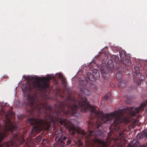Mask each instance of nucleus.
I'll use <instances>...</instances> for the list:
<instances>
[{
    "mask_svg": "<svg viewBox=\"0 0 147 147\" xmlns=\"http://www.w3.org/2000/svg\"><path fill=\"white\" fill-rule=\"evenodd\" d=\"M65 101L60 102L59 110L57 115L54 116L52 114L51 106L48 105L45 103L41 104L37 98L33 97L28 100L25 104L26 111L28 115L31 116L28 119V121L31 125H34L32 129L35 132H39L45 127L49 129L51 125H54L59 121L61 125H67L68 121L63 116L60 115L61 113L68 117L70 115L80 116L78 113V107L83 109V112H86L91 107L87 100L84 97H81L80 100L78 101L72 98L69 96H67Z\"/></svg>",
    "mask_w": 147,
    "mask_h": 147,
    "instance_id": "obj_1",
    "label": "nucleus"
},
{
    "mask_svg": "<svg viewBox=\"0 0 147 147\" xmlns=\"http://www.w3.org/2000/svg\"><path fill=\"white\" fill-rule=\"evenodd\" d=\"M19 133L16 126L12 124L0 125V147H17L22 144L24 147H33L30 146L29 143L23 138H19Z\"/></svg>",
    "mask_w": 147,
    "mask_h": 147,
    "instance_id": "obj_2",
    "label": "nucleus"
},
{
    "mask_svg": "<svg viewBox=\"0 0 147 147\" xmlns=\"http://www.w3.org/2000/svg\"><path fill=\"white\" fill-rule=\"evenodd\" d=\"M122 113H119L118 112L111 113L109 114H103L101 117L102 120L104 123L108 121H111V118L115 119L113 123L110 125L111 128L116 131H118L120 128V125L123 122L128 123L129 121L125 117L122 118L121 116Z\"/></svg>",
    "mask_w": 147,
    "mask_h": 147,
    "instance_id": "obj_3",
    "label": "nucleus"
},
{
    "mask_svg": "<svg viewBox=\"0 0 147 147\" xmlns=\"http://www.w3.org/2000/svg\"><path fill=\"white\" fill-rule=\"evenodd\" d=\"M34 79L32 82L28 83L27 86L30 91L34 92L37 90H45L49 88V84L45 78L36 77Z\"/></svg>",
    "mask_w": 147,
    "mask_h": 147,
    "instance_id": "obj_4",
    "label": "nucleus"
},
{
    "mask_svg": "<svg viewBox=\"0 0 147 147\" xmlns=\"http://www.w3.org/2000/svg\"><path fill=\"white\" fill-rule=\"evenodd\" d=\"M147 105V100L143 103L141 104L140 106L138 107H127L124 111L125 113L127 115L129 114L132 117L135 116L137 113H139L140 111H142L144 109L146 105Z\"/></svg>",
    "mask_w": 147,
    "mask_h": 147,
    "instance_id": "obj_5",
    "label": "nucleus"
},
{
    "mask_svg": "<svg viewBox=\"0 0 147 147\" xmlns=\"http://www.w3.org/2000/svg\"><path fill=\"white\" fill-rule=\"evenodd\" d=\"M134 71L133 72V75L136 78L138 79V85H140L143 82V80L145 79V77L143 75L140 73L139 67L137 66L134 68Z\"/></svg>",
    "mask_w": 147,
    "mask_h": 147,
    "instance_id": "obj_6",
    "label": "nucleus"
},
{
    "mask_svg": "<svg viewBox=\"0 0 147 147\" xmlns=\"http://www.w3.org/2000/svg\"><path fill=\"white\" fill-rule=\"evenodd\" d=\"M78 82L80 85L83 86L82 88L80 87V91L83 92L84 94L89 95L90 94V91L85 88V87H86L87 85V83L86 80H83L82 78H79L78 79Z\"/></svg>",
    "mask_w": 147,
    "mask_h": 147,
    "instance_id": "obj_7",
    "label": "nucleus"
},
{
    "mask_svg": "<svg viewBox=\"0 0 147 147\" xmlns=\"http://www.w3.org/2000/svg\"><path fill=\"white\" fill-rule=\"evenodd\" d=\"M86 76L87 78L91 82L98 79L100 77L99 72L95 70L93 71L92 74L89 72H87Z\"/></svg>",
    "mask_w": 147,
    "mask_h": 147,
    "instance_id": "obj_8",
    "label": "nucleus"
},
{
    "mask_svg": "<svg viewBox=\"0 0 147 147\" xmlns=\"http://www.w3.org/2000/svg\"><path fill=\"white\" fill-rule=\"evenodd\" d=\"M59 141V144L62 147L70 144L71 141L70 139L65 137H64L62 140Z\"/></svg>",
    "mask_w": 147,
    "mask_h": 147,
    "instance_id": "obj_9",
    "label": "nucleus"
},
{
    "mask_svg": "<svg viewBox=\"0 0 147 147\" xmlns=\"http://www.w3.org/2000/svg\"><path fill=\"white\" fill-rule=\"evenodd\" d=\"M101 115V113L97 110H96L94 109H93L91 111L90 114V118L91 119L94 120V118H96V120L98 119L100 117Z\"/></svg>",
    "mask_w": 147,
    "mask_h": 147,
    "instance_id": "obj_10",
    "label": "nucleus"
},
{
    "mask_svg": "<svg viewBox=\"0 0 147 147\" xmlns=\"http://www.w3.org/2000/svg\"><path fill=\"white\" fill-rule=\"evenodd\" d=\"M101 72L105 74H107L109 72V69L105 64H101L100 66Z\"/></svg>",
    "mask_w": 147,
    "mask_h": 147,
    "instance_id": "obj_11",
    "label": "nucleus"
},
{
    "mask_svg": "<svg viewBox=\"0 0 147 147\" xmlns=\"http://www.w3.org/2000/svg\"><path fill=\"white\" fill-rule=\"evenodd\" d=\"M68 128L69 133L72 136H74L76 132V128L74 126L71 127L68 126Z\"/></svg>",
    "mask_w": 147,
    "mask_h": 147,
    "instance_id": "obj_12",
    "label": "nucleus"
},
{
    "mask_svg": "<svg viewBox=\"0 0 147 147\" xmlns=\"http://www.w3.org/2000/svg\"><path fill=\"white\" fill-rule=\"evenodd\" d=\"M145 137H147V133H139L137 134L136 138L137 139H140Z\"/></svg>",
    "mask_w": 147,
    "mask_h": 147,
    "instance_id": "obj_13",
    "label": "nucleus"
},
{
    "mask_svg": "<svg viewBox=\"0 0 147 147\" xmlns=\"http://www.w3.org/2000/svg\"><path fill=\"white\" fill-rule=\"evenodd\" d=\"M79 134H80V136L84 139L86 140L88 139L89 136L86 134L85 131H82L80 132Z\"/></svg>",
    "mask_w": 147,
    "mask_h": 147,
    "instance_id": "obj_14",
    "label": "nucleus"
},
{
    "mask_svg": "<svg viewBox=\"0 0 147 147\" xmlns=\"http://www.w3.org/2000/svg\"><path fill=\"white\" fill-rule=\"evenodd\" d=\"M107 64L109 68L113 69L115 68V65L112 59H109L107 61Z\"/></svg>",
    "mask_w": 147,
    "mask_h": 147,
    "instance_id": "obj_15",
    "label": "nucleus"
},
{
    "mask_svg": "<svg viewBox=\"0 0 147 147\" xmlns=\"http://www.w3.org/2000/svg\"><path fill=\"white\" fill-rule=\"evenodd\" d=\"M123 64L129 66L131 65V62L130 61L129 59L126 58L123 59Z\"/></svg>",
    "mask_w": 147,
    "mask_h": 147,
    "instance_id": "obj_16",
    "label": "nucleus"
},
{
    "mask_svg": "<svg viewBox=\"0 0 147 147\" xmlns=\"http://www.w3.org/2000/svg\"><path fill=\"white\" fill-rule=\"evenodd\" d=\"M126 85V82L124 81H121L118 84V86L121 88H124Z\"/></svg>",
    "mask_w": 147,
    "mask_h": 147,
    "instance_id": "obj_17",
    "label": "nucleus"
},
{
    "mask_svg": "<svg viewBox=\"0 0 147 147\" xmlns=\"http://www.w3.org/2000/svg\"><path fill=\"white\" fill-rule=\"evenodd\" d=\"M125 51L122 50L119 51V54L120 58L124 59L126 57Z\"/></svg>",
    "mask_w": 147,
    "mask_h": 147,
    "instance_id": "obj_18",
    "label": "nucleus"
},
{
    "mask_svg": "<svg viewBox=\"0 0 147 147\" xmlns=\"http://www.w3.org/2000/svg\"><path fill=\"white\" fill-rule=\"evenodd\" d=\"M59 78L60 79H61V81L63 84L65 83L66 79L64 77L63 75L61 74L59 75Z\"/></svg>",
    "mask_w": 147,
    "mask_h": 147,
    "instance_id": "obj_19",
    "label": "nucleus"
},
{
    "mask_svg": "<svg viewBox=\"0 0 147 147\" xmlns=\"http://www.w3.org/2000/svg\"><path fill=\"white\" fill-rule=\"evenodd\" d=\"M122 78V73H117L116 74V78L118 80H120Z\"/></svg>",
    "mask_w": 147,
    "mask_h": 147,
    "instance_id": "obj_20",
    "label": "nucleus"
},
{
    "mask_svg": "<svg viewBox=\"0 0 147 147\" xmlns=\"http://www.w3.org/2000/svg\"><path fill=\"white\" fill-rule=\"evenodd\" d=\"M124 70V68L123 67L121 66L119 67L117 69V73H122Z\"/></svg>",
    "mask_w": 147,
    "mask_h": 147,
    "instance_id": "obj_21",
    "label": "nucleus"
},
{
    "mask_svg": "<svg viewBox=\"0 0 147 147\" xmlns=\"http://www.w3.org/2000/svg\"><path fill=\"white\" fill-rule=\"evenodd\" d=\"M111 94L110 93H109L105 96V97L103 98V99L105 100V101H106L109 98Z\"/></svg>",
    "mask_w": 147,
    "mask_h": 147,
    "instance_id": "obj_22",
    "label": "nucleus"
},
{
    "mask_svg": "<svg viewBox=\"0 0 147 147\" xmlns=\"http://www.w3.org/2000/svg\"><path fill=\"white\" fill-rule=\"evenodd\" d=\"M112 59H114V60L115 61H118L119 60L118 57L116 55H113L112 56Z\"/></svg>",
    "mask_w": 147,
    "mask_h": 147,
    "instance_id": "obj_23",
    "label": "nucleus"
},
{
    "mask_svg": "<svg viewBox=\"0 0 147 147\" xmlns=\"http://www.w3.org/2000/svg\"><path fill=\"white\" fill-rule=\"evenodd\" d=\"M94 121H91L90 120L88 122V124L89 125L88 126V127L89 128V127H90V125H91V126H93L94 124Z\"/></svg>",
    "mask_w": 147,
    "mask_h": 147,
    "instance_id": "obj_24",
    "label": "nucleus"
},
{
    "mask_svg": "<svg viewBox=\"0 0 147 147\" xmlns=\"http://www.w3.org/2000/svg\"><path fill=\"white\" fill-rule=\"evenodd\" d=\"M11 113L9 112V111H7L6 112L5 114V117L7 118V119L8 120H9V118L8 117V116L10 115Z\"/></svg>",
    "mask_w": 147,
    "mask_h": 147,
    "instance_id": "obj_25",
    "label": "nucleus"
},
{
    "mask_svg": "<svg viewBox=\"0 0 147 147\" xmlns=\"http://www.w3.org/2000/svg\"><path fill=\"white\" fill-rule=\"evenodd\" d=\"M119 138L121 139L124 137V134L122 133H119Z\"/></svg>",
    "mask_w": 147,
    "mask_h": 147,
    "instance_id": "obj_26",
    "label": "nucleus"
},
{
    "mask_svg": "<svg viewBox=\"0 0 147 147\" xmlns=\"http://www.w3.org/2000/svg\"><path fill=\"white\" fill-rule=\"evenodd\" d=\"M78 144L80 146H82L83 145V142L81 140H78Z\"/></svg>",
    "mask_w": 147,
    "mask_h": 147,
    "instance_id": "obj_27",
    "label": "nucleus"
},
{
    "mask_svg": "<svg viewBox=\"0 0 147 147\" xmlns=\"http://www.w3.org/2000/svg\"><path fill=\"white\" fill-rule=\"evenodd\" d=\"M52 78L53 77L51 75H47V78L49 79V80H51Z\"/></svg>",
    "mask_w": 147,
    "mask_h": 147,
    "instance_id": "obj_28",
    "label": "nucleus"
},
{
    "mask_svg": "<svg viewBox=\"0 0 147 147\" xmlns=\"http://www.w3.org/2000/svg\"><path fill=\"white\" fill-rule=\"evenodd\" d=\"M100 124H97V125H96V127L98 128H99L100 126Z\"/></svg>",
    "mask_w": 147,
    "mask_h": 147,
    "instance_id": "obj_29",
    "label": "nucleus"
},
{
    "mask_svg": "<svg viewBox=\"0 0 147 147\" xmlns=\"http://www.w3.org/2000/svg\"><path fill=\"white\" fill-rule=\"evenodd\" d=\"M22 86H25V87L24 88V90H26V84H23L22 85Z\"/></svg>",
    "mask_w": 147,
    "mask_h": 147,
    "instance_id": "obj_30",
    "label": "nucleus"
},
{
    "mask_svg": "<svg viewBox=\"0 0 147 147\" xmlns=\"http://www.w3.org/2000/svg\"><path fill=\"white\" fill-rule=\"evenodd\" d=\"M140 147H147V145H146L144 144L142 145Z\"/></svg>",
    "mask_w": 147,
    "mask_h": 147,
    "instance_id": "obj_31",
    "label": "nucleus"
},
{
    "mask_svg": "<svg viewBox=\"0 0 147 147\" xmlns=\"http://www.w3.org/2000/svg\"><path fill=\"white\" fill-rule=\"evenodd\" d=\"M97 89H98L97 87L96 86V87H95V89H94V91L96 90H97Z\"/></svg>",
    "mask_w": 147,
    "mask_h": 147,
    "instance_id": "obj_32",
    "label": "nucleus"
},
{
    "mask_svg": "<svg viewBox=\"0 0 147 147\" xmlns=\"http://www.w3.org/2000/svg\"><path fill=\"white\" fill-rule=\"evenodd\" d=\"M145 112L146 115H147V108L145 110Z\"/></svg>",
    "mask_w": 147,
    "mask_h": 147,
    "instance_id": "obj_33",
    "label": "nucleus"
},
{
    "mask_svg": "<svg viewBox=\"0 0 147 147\" xmlns=\"http://www.w3.org/2000/svg\"><path fill=\"white\" fill-rule=\"evenodd\" d=\"M92 133V131H90V134H91V133Z\"/></svg>",
    "mask_w": 147,
    "mask_h": 147,
    "instance_id": "obj_34",
    "label": "nucleus"
},
{
    "mask_svg": "<svg viewBox=\"0 0 147 147\" xmlns=\"http://www.w3.org/2000/svg\"><path fill=\"white\" fill-rule=\"evenodd\" d=\"M28 78H25V79H28Z\"/></svg>",
    "mask_w": 147,
    "mask_h": 147,
    "instance_id": "obj_35",
    "label": "nucleus"
},
{
    "mask_svg": "<svg viewBox=\"0 0 147 147\" xmlns=\"http://www.w3.org/2000/svg\"><path fill=\"white\" fill-rule=\"evenodd\" d=\"M130 147H131V146H130Z\"/></svg>",
    "mask_w": 147,
    "mask_h": 147,
    "instance_id": "obj_36",
    "label": "nucleus"
}]
</instances>
